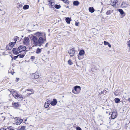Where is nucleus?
<instances>
[{
  "label": "nucleus",
  "instance_id": "f257e3e1",
  "mask_svg": "<svg viewBox=\"0 0 130 130\" xmlns=\"http://www.w3.org/2000/svg\"><path fill=\"white\" fill-rule=\"evenodd\" d=\"M12 95L15 99L19 101H21L23 99L22 95L18 94L17 92L14 91L12 93Z\"/></svg>",
  "mask_w": 130,
  "mask_h": 130
},
{
  "label": "nucleus",
  "instance_id": "f03ea898",
  "mask_svg": "<svg viewBox=\"0 0 130 130\" xmlns=\"http://www.w3.org/2000/svg\"><path fill=\"white\" fill-rule=\"evenodd\" d=\"M81 90V88L80 86H76L74 87V89L72 90V92L74 94H78Z\"/></svg>",
  "mask_w": 130,
  "mask_h": 130
},
{
  "label": "nucleus",
  "instance_id": "7ed1b4c3",
  "mask_svg": "<svg viewBox=\"0 0 130 130\" xmlns=\"http://www.w3.org/2000/svg\"><path fill=\"white\" fill-rule=\"evenodd\" d=\"M26 49V46H24L23 45H21L19 46L18 48V51L19 52V53H21L22 51L27 52V50H25Z\"/></svg>",
  "mask_w": 130,
  "mask_h": 130
},
{
  "label": "nucleus",
  "instance_id": "20e7f679",
  "mask_svg": "<svg viewBox=\"0 0 130 130\" xmlns=\"http://www.w3.org/2000/svg\"><path fill=\"white\" fill-rule=\"evenodd\" d=\"M32 42L34 46L38 45V39L36 36H33L32 37Z\"/></svg>",
  "mask_w": 130,
  "mask_h": 130
},
{
  "label": "nucleus",
  "instance_id": "39448f33",
  "mask_svg": "<svg viewBox=\"0 0 130 130\" xmlns=\"http://www.w3.org/2000/svg\"><path fill=\"white\" fill-rule=\"evenodd\" d=\"M118 1L117 0H111L110 4L114 7H117L118 6L117 3Z\"/></svg>",
  "mask_w": 130,
  "mask_h": 130
},
{
  "label": "nucleus",
  "instance_id": "423d86ee",
  "mask_svg": "<svg viewBox=\"0 0 130 130\" xmlns=\"http://www.w3.org/2000/svg\"><path fill=\"white\" fill-rule=\"evenodd\" d=\"M15 119L16 120V121L15 123L17 125L20 124L23 122V120L20 118L16 117Z\"/></svg>",
  "mask_w": 130,
  "mask_h": 130
},
{
  "label": "nucleus",
  "instance_id": "0eeeda50",
  "mask_svg": "<svg viewBox=\"0 0 130 130\" xmlns=\"http://www.w3.org/2000/svg\"><path fill=\"white\" fill-rule=\"evenodd\" d=\"M44 39L42 37H40L38 39V45L41 46L44 41Z\"/></svg>",
  "mask_w": 130,
  "mask_h": 130
},
{
  "label": "nucleus",
  "instance_id": "6e6552de",
  "mask_svg": "<svg viewBox=\"0 0 130 130\" xmlns=\"http://www.w3.org/2000/svg\"><path fill=\"white\" fill-rule=\"evenodd\" d=\"M75 50L74 48L70 49L69 51V53L71 56H73L75 53Z\"/></svg>",
  "mask_w": 130,
  "mask_h": 130
},
{
  "label": "nucleus",
  "instance_id": "1a4fd4ad",
  "mask_svg": "<svg viewBox=\"0 0 130 130\" xmlns=\"http://www.w3.org/2000/svg\"><path fill=\"white\" fill-rule=\"evenodd\" d=\"M29 38L28 37H25L24 38V40L23 41V43L24 44L28 45L29 44Z\"/></svg>",
  "mask_w": 130,
  "mask_h": 130
},
{
  "label": "nucleus",
  "instance_id": "9d476101",
  "mask_svg": "<svg viewBox=\"0 0 130 130\" xmlns=\"http://www.w3.org/2000/svg\"><path fill=\"white\" fill-rule=\"evenodd\" d=\"M128 3L126 2H123L121 5V7L122 8H125L128 7Z\"/></svg>",
  "mask_w": 130,
  "mask_h": 130
},
{
  "label": "nucleus",
  "instance_id": "9b49d317",
  "mask_svg": "<svg viewBox=\"0 0 130 130\" xmlns=\"http://www.w3.org/2000/svg\"><path fill=\"white\" fill-rule=\"evenodd\" d=\"M117 116V113L115 112H113L111 114V117L113 119H114Z\"/></svg>",
  "mask_w": 130,
  "mask_h": 130
},
{
  "label": "nucleus",
  "instance_id": "f8f14e48",
  "mask_svg": "<svg viewBox=\"0 0 130 130\" xmlns=\"http://www.w3.org/2000/svg\"><path fill=\"white\" fill-rule=\"evenodd\" d=\"M57 102L56 99H54L52 101L50 102V104L52 106H55L56 105Z\"/></svg>",
  "mask_w": 130,
  "mask_h": 130
},
{
  "label": "nucleus",
  "instance_id": "ddd939ff",
  "mask_svg": "<svg viewBox=\"0 0 130 130\" xmlns=\"http://www.w3.org/2000/svg\"><path fill=\"white\" fill-rule=\"evenodd\" d=\"M50 104V101L47 100L45 103L44 104V107L45 108H47L48 107L49 105Z\"/></svg>",
  "mask_w": 130,
  "mask_h": 130
},
{
  "label": "nucleus",
  "instance_id": "4468645a",
  "mask_svg": "<svg viewBox=\"0 0 130 130\" xmlns=\"http://www.w3.org/2000/svg\"><path fill=\"white\" fill-rule=\"evenodd\" d=\"M13 52V54H15L17 55L19 53L17 50L16 48H14L12 50Z\"/></svg>",
  "mask_w": 130,
  "mask_h": 130
},
{
  "label": "nucleus",
  "instance_id": "2eb2a0df",
  "mask_svg": "<svg viewBox=\"0 0 130 130\" xmlns=\"http://www.w3.org/2000/svg\"><path fill=\"white\" fill-rule=\"evenodd\" d=\"M85 53V52L84 50H81L79 51V54L80 56H82Z\"/></svg>",
  "mask_w": 130,
  "mask_h": 130
},
{
  "label": "nucleus",
  "instance_id": "dca6fc26",
  "mask_svg": "<svg viewBox=\"0 0 130 130\" xmlns=\"http://www.w3.org/2000/svg\"><path fill=\"white\" fill-rule=\"evenodd\" d=\"M40 76V74L38 73H36L34 75V77L35 78H38Z\"/></svg>",
  "mask_w": 130,
  "mask_h": 130
},
{
  "label": "nucleus",
  "instance_id": "f3484780",
  "mask_svg": "<svg viewBox=\"0 0 130 130\" xmlns=\"http://www.w3.org/2000/svg\"><path fill=\"white\" fill-rule=\"evenodd\" d=\"M51 6L50 5V4H48V5L50 6V8H54V7H53V6L54 5L55 3L54 2H53L52 1L51 2Z\"/></svg>",
  "mask_w": 130,
  "mask_h": 130
},
{
  "label": "nucleus",
  "instance_id": "a211bd4d",
  "mask_svg": "<svg viewBox=\"0 0 130 130\" xmlns=\"http://www.w3.org/2000/svg\"><path fill=\"white\" fill-rule=\"evenodd\" d=\"M89 11L92 13L94 11V9L93 7L89 8Z\"/></svg>",
  "mask_w": 130,
  "mask_h": 130
},
{
  "label": "nucleus",
  "instance_id": "6ab92c4d",
  "mask_svg": "<svg viewBox=\"0 0 130 130\" xmlns=\"http://www.w3.org/2000/svg\"><path fill=\"white\" fill-rule=\"evenodd\" d=\"M73 4L75 6H78L79 4V2L78 1H74L73 2Z\"/></svg>",
  "mask_w": 130,
  "mask_h": 130
},
{
  "label": "nucleus",
  "instance_id": "aec40b11",
  "mask_svg": "<svg viewBox=\"0 0 130 130\" xmlns=\"http://www.w3.org/2000/svg\"><path fill=\"white\" fill-rule=\"evenodd\" d=\"M71 20L70 18L67 17L66 19V21L68 24H70V23Z\"/></svg>",
  "mask_w": 130,
  "mask_h": 130
},
{
  "label": "nucleus",
  "instance_id": "412c9836",
  "mask_svg": "<svg viewBox=\"0 0 130 130\" xmlns=\"http://www.w3.org/2000/svg\"><path fill=\"white\" fill-rule=\"evenodd\" d=\"M113 12V10H109L107 11V12L106 13V14L107 15H108L110 14L112 12Z\"/></svg>",
  "mask_w": 130,
  "mask_h": 130
},
{
  "label": "nucleus",
  "instance_id": "4be33fe9",
  "mask_svg": "<svg viewBox=\"0 0 130 130\" xmlns=\"http://www.w3.org/2000/svg\"><path fill=\"white\" fill-rule=\"evenodd\" d=\"M41 49H40L39 48H38L37 49L36 52V53L39 54L41 53Z\"/></svg>",
  "mask_w": 130,
  "mask_h": 130
},
{
  "label": "nucleus",
  "instance_id": "5701e85b",
  "mask_svg": "<svg viewBox=\"0 0 130 130\" xmlns=\"http://www.w3.org/2000/svg\"><path fill=\"white\" fill-rule=\"evenodd\" d=\"M35 35L37 36H38V37L40 36H42V33L41 32H37L35 34Z\"/></svg>",
  "mask_w": 130,
  "mask_h": 130
},
{
  "label": "nucleus",
  "instance_id": "b1692460",
  "mask_svg": "<svg viewBox=\"0 0 130 130\" xmlns=\"http://www.w3.org/2000/svg\"><path fill=\"white\" fill-rule=\"evenodd\" d=\"M29 8L28 5H25L23 7V8L24 10L28 9Z\"/></svg>",
  "mask_w": 130,
  "mask_h": 130
},
{
  "label": "nucleus",
  "instance_id": "393cba45",
  "mask_svg": "<svg viewBox=\"0 0 130 130\" xmlns=\"http://www.w3.org/2000/svg\"><path fill=\"white\" fill-rule=\"evenodd\" d=\"M54 7L55 8L58 9L61 8V6L59 5L56 4L55 5Z\"/></svg>",
  "mask_w": 130,
  "mask_h": 130
},
{
  "label": "nucleus",
  "instance_id": "a878e982",
  "mask_svg": "<svg viewBox=\"0 0 130 130\" xmlns=\"http://www.w3.org/2000/svg\"><path fill=\"white\" fill-rule=\"evenodd\" d=\"M118 11H119L121 15L123 14L124 13V11L121 9H118Z\"/></svg>",
  "mask_w": 130,
  "mask_h": 130
},
{
  "label": "nucleus",
  "instance_id": "bb28decb",
  "mask_svg": "<svg viewBox=\"0 0 130 130\" xmlns=\"http://www.w3.org/2000/svg\"><path fill=\"white\" fill-rule=\"evenodd\" d=\"M120 101V99L118 98H115V101L116 103H119Z\"/></svg>",
  "mask_w": 130,
  "mask_h": 130
},
{
  "label": "nucleus",
  "instance_id": "cd10ccee",
  "mask_svg": "<svg viewBox=\"0 0 130 130\" xmlns=\"http://www.w3.org/2000/svg\"><path fill=\"white\" fill-rule=\"evenodd\" d=\"M64 3H65L66 4H68L69 3V1L68 0H61Z\"/></svg>",
  "mask_w": 130,
  "mask_h": 130
},
{
  "label": "nucleus",
  "instance_id": "c85d7f7f",
  "mask_svg": "<svg viewBox=\"0 0 130 130\" xmlns=\"http://www.w3.org/2000/svg\"><path fill=\"white\" fill-rule=\"evenodd\" d=\"M28 91L31 92H34V91L33 90V89H28L26 90V91Z\"/></svg>",
  "mask_w": 130,
  "mask_h": 130
},
{
  "label": "nucleus",
  "instance_id": "c756f323",
  "mask_svg": "<svg viewBox=\"0 0 130 130\" xmlns=\"http://www.w3.org/2000/svg\"><path fill=\"white\" fill-rule=\"evenodd\" d=\"M26 126H22L21 127V128L20 129V130H24L25 129Z\"/></svg>",
  "mask_w": 130,
  "mask_h": 130
},
{
  "label": "nucleus",
  "instance_id": "7c9ffc66",
  "mask_svg": "<svg viewBox=\"0 0 130 130\" xmlns=\"http://www.w3.org/2000/svg\"><path fill=\"white\" fill-rule=\"evenodd\" d=\"M15 44V42H11L9 43L10 45L11 46V47H13V46Z\"/></svg>",
  "mask_w": 130,
  "mask_h": 130
},
{
  "label": "nucleus",
  "instance_id": "2f4dec72",
  "mask_svg": "<svg viewBox=\"0 0 130 130\" xmlns=\"http://www.w3.org/2000/svg\"><path fill=\"white\" fill-rule=\"evenodd\" d=\"M13 105L14 106L16 107H18L19 106V104L18 103H15Z\"/></svg>",
  "mask_w": 130,
  "mask_h": 130
},
{
  "label": "nucleus",
  "instance_id": "473e14b6",
  "mask_svg": "<svg viewBox=\"0 0 130 130\" xmlns=\"http://www.w3.org/2000/svg\"><path fill=\"white\" fill-rule=\"evenodd\" d=\"M19 56L20 58H23L25 56L24 55V54H19L18 55Z\"/></svg>",
  "mask_w": 130,
  "mask_h": 130
},
{
  "label": "nucleus",
  "instance_id": "72a5a7b5",
  "mask_svg": "<svg viewBox=\"0 0 130 130\" xmlns=\"http://www.w3.org/2000/svg\"><path fill=\"white\" fill-rule=\"evenodd\" d=\"M68 64L70 65H71L73 64L71 60L70 59H69L68 61Z\"/></svg>",
  "mask_w": 130,
  "mask_h": 130
},
{
  "label": "nucleus",
  "instance_id": "f704fd0d",
  "mask_svg": "<svg viewBox=\"0 0 130 130\" xmlns=\"http://www.w3.org/2000/svg\"><path fill=\"white\" fill-rule=\"evenodd\" d=\"M34 93V92H31V93H27V94H26V95H27V96H29L31 94H33Z\"/></svg>",
  "mask_w": 130,
  "mask_h": 130
},
{
  "label": "nucleus",
  "instance_id": "c9c22d12",
  "mask_svg": "<svg viewBox=\"0 0 130 130\" xmlns=\"http://www.w3.org/2000/svg\"><path fill=\"white\" fill-rule=\"evenodd\" d=\"M76 130H82L81 128L78 126L76 127Z\"/></svg>",
  "mask_w": 130,
  "mask_h": 130
},
{
  "label": "nucleus",
  "instance_id": "e433bc0d",
  "mask_svg": "<svg viewBox=\"0 0 130 130\" xmlns=\"http://www.w3.org/2000/svg\"><path fill=\"white\" fill-rule=\"evenodd\" d=\"M104 43L105 45H107L109 43L107 42L104 41Z\"/></svg>",
  "mask_w": 130,
  "mask_h": 130
},
{
  "label": "nucleus",
  "instance_id": "4c0bfd02",
  "mask_svg": "<svg viewBox=\"0 0 130 130\" xmlns=\"http://www.w3.org/2000/svg\"><path fill=\"white\" fill-rule=\"evenodd\" d=\"M114 94L116 96H117L118 94V92L116 91H115L114 93Z\"/></svg>",
  "mask_w": 130,
  "mask_h": 130
},
{
  "label": "nucleus",
  "instance_id": "58836bf2",
  "mask_svg": "<svg viewBox=\"0 0 130 130\" xmlns=\"http://www.w3.org/2000/svg\"><path fill=\"white\" fill-rule=\"evenodd\" d=\"M5 13V12L4 11H2L1 12V14L2 15H4Z\"/></svg>",
  "mask_w": 130,
  "mask_h": 130
},
{
  "label": "nucleus",
  "instance_id": "ea45409f",
  "mask_svg": "<svg viewBox=\"0 0 130 130\" xmlns=\"http://www.w3.org/2000/svg\"><path fill=\"white\" fill-rule=\"evenodd\" d=\"M18 57H19L18 55L17 56H15L14 57L13 59L14 60H15Z\"/></svg>",
  "mask_w": 130,
  "mask_h": 130
},
{
  "label": "nucleus",
  "instance_id": "a19ab883",
  "mask_svg": "<svg viewBox=\"0 0 130 130\" xmlns=\"http://www.w3.org/2000/svg\"><path fill=\"white\" fill-rule=\"evenodd\" d=\"M128 46L130 47V40L128 41Z\"/></svg>",
  "mask_w": 130,
  "mask_h": 130
},
{
  "label": "nucleus",
  "instance_id": "79ce46f5",
  "mask_svg": "<svg viewBox=\"0 0 130 130\" xmlns=\"http://www.w3.org/2000/svg\"><path fill=\"white\" fill-rule=\"evenodd\" d=\"M31 59L33 60H34L35 59V57L34 56H32L31 57Z\"/></svg>",
  "mask_w": 130,
  "mask_h": 130
},
{
  "label": "nucleus",
  "instance_id": "37998d69",
  "mask_svg": "<svg viewBox=\"0 0 130 130\" xmlns=\"http://www.w3.org/2000/svg\"><path fill=\"white\" fill-rule=\"evenodd\" d=\"M15 37H14V42H15V43H16V42L17 41V39L16 38H15Z\"/></svg>",
  "mask_w": 130,
  "mask_h": 130
},
{
  "label": "nucleus",
  "instance_id": "c03bdc74",
  "mask_svg": "<svg viewBox=\"0 0 130 130\" xmlns=\"http://www.w3.org/2000/svg\"><path fill=\"white\" fill-rule=\"evenodd\" d=\"M109 47H111V45L109 43L108 44V45H107Z\"/></svg>",
  "mask_w": 130,
  "mask_h": 130
},
{
  "label": "nucleus",
  "instance_id": "a18cd8bd",
  "mask_svg": "<svg viewBox=\"0 0 130 130\" xmlns=\"http://www.w3.org/2000/svg\"><path fill=\"white\" fill-rule=\"evenodd\" d=\"M78 23L76 22L75 23V25L76 26H78Z\"/></svg>",
  "mask_w": 130,
  "mask_h": 130
},
{
  "label": "nucleus",
  "instance_id": "49530a36",
  "mask_svg": "<svg viewBox=\"0 0 130 130\" xmlns=\"http://www.w3.org/2000/svg\"><path fill=\"white\" fill-rule=\"evenodd\" d=\"M48 44V43H47L46 44H45V46L46 47H47V45Z\"/></svg>",
  "mask_w": 130,
  "mask_h": 130
},
{
  "label": "nucleus",
  "instance_id": "de8ad7c7",
  "mask_svg": "<svg viewBox=\"0 0 130 130\" xmlns=\"http://www.w3.org/2000/svg\"><path fill=\"white\" fill-rule=\"evenodd\" d=\"M52 1L51 0H48V2H49L50 3H51V2Z\"/></svg>",
  "mask_w": 130,
  "mask_h": 130
},
{
  "label": "nucleus",
  "instance_id": "09e8293b",
  "mask_svg": "<svg viewBox=\"0 0 130 130\" xmlns=\"http://www.w3.org/2000/svg\"><path fill=\"white\" fill-rule=\"evenodd\" d=\"M16 79H17V81H18L19 80V78H16Z\"/></svg>",
  "mask_w": 130,
  "mask_h": 130
},
{
  "label": "nucleus",
  "instance_id": "8fccbe9b",
  "mask_svg": "<svg viewBox=\"0 0 130 130\" xmlns=\"http://www.w3.org/2000/svg\"><path fill=\"white\" fill-rule=\"evenodd\" d=\"M128 101L129 102H130V98H129L128 100Z\"/></svg>",
  "mask_w": 130,
  "mask_h": 130
},
{
  "label": "nucleus",
  "instance_id": "3c124183",
  "mask_svg": "<svg viewBox=\"0 0 130 130\" xmlns=\"http://www.w3.org/2000/svg\"><path fill=\"white\" fill-rule=\"evenodd\" d=\"M3 10H2V9H0V11H2Z\"/></svg>",
  "mask_w": 130,
  "mask_h": 130
},
{
  "label": "nucleus",
  "instance_id": "603ef678",
  "mask_svg": "<svg viewBox=\"0 0 130 130\" xmlns=\"http://www.w3.org/2000/svg\"><path fill=\"white\" fill-rule=\"evenodd\" d=\"M129 35L130 36V29L129 30Z\"/></svg>",
  "mask_w": 130,
  "mask_h": 130
},
{
  "label": "nucleus",
  "instance_id": "864d4df0",
  "mask_svg": "<svg viewBox=\"0 0 130 130\" xmlns=\"http://www.w3.org/2000/svg\"><path fill=\"white\" fill-rule=\"evenodd\" d=\"M11 58H12V60H13V58L12 57H11Z\"/></svg>",
  "mask_w": 130,
  "mask_h": 130
},
{
  "label": "nucleus",
  "instance_id": "5fc2aeb1",
  "mask_svg": "<svg viewBox=\"0 0 130 130\" xmlns=\"http://www.w3.org/2000/svg\"><path fill=\"white\" fill-rule=\"evenodd\" d=\"M5 117H4V120H5Z\"/></svg>",
  "mask_w": 130,
  "mask_h": 130
},
{
  "label": "nucleus",
  "instance_id": "6e6d98bb",
  "mask_svg": "<svg viewBox=\"0 0 130 130\" xmlns=\"http://www.w3.org/2000/svg\"><path fill=\"white\" fill-rule=\"evenodd\" d=\"M78 57L79 59H80L79 58V56H78Z\"/></svg>",
  "mask_w": 130,
  "mask_h": 130
},
{
  "label": "nucleus",
  "instance_id": "4d7b16f0",
  "mask_svg": "<svg viewBox=\"0 0 130 130\" xmlns=\"http://www.w3.org/2000/svg\"><path fill=\"white\" fill-rule=\"evenodd\" d=\"M44 41H46V39H44Z\"/></svg>",
  "mask_w": 130,
  "mask_h": 130
},
{
  "label": "nucleus",
  "instance_id": "13d9d810",
  "mask_svg": "<svg viewBox=\"0 0 130 130\" xmlns=\"http://www.w3.org/2000/svg\"><path fill=\"white\" fill-rule=\"evenodd\" d=\"M44 35L45 37V33L44 34Z\"/></svg>",
  "mask_w": 130,
  "mask_h": 130
},
{
  "label": "nucleus",
  "instance_id": "bf43d9fd",
  "mask_svg": "<svg viewBox=\"0 0 130 130\" xmlns=\"http://www.w3.org/2000/svg\"><path fill=\"white\" fill-rule=\"evenodd\" d=\"M50 4V5L51 6V3H49L48 4Z\"/></svg>",
  "mask_w": 130,
  "mask_h": 130
},
{
  "label": "nucleus",
  "instance_id": "052dcab7",
  "mask_svg": "<svg viewBox=\"0 0 130 130\" xmlns=\"http://www.w3.org/2000/svg\"><path fill=\"white\" fill-rule=\"evenodd\" d=\"M39 0H38V2H39Z\"/></svg>",
  "mask_w": 130,
  "mask_h": 130
},
{
  "label": "nucleus",
  "instance_id": "680f3d73",
  "mask_svg": "<svg viewBox=\"0 0 130 130\" xmlns=\"http://www.w3.org/2000/svg\"><path fill=\"white\" fill-rule=\"evenodd\" d=\"M67 8H69V6H68L67 7Z\"/></svg>",
  "mask_w": 130,
  "mask_h": 130
},
{
  "label": "nucleus",
  "instance_id": "e2e57ef3",
  "mask_svg": "<svg viewBox=\"0 0 130 130\" xmlns=\"http://www.w3.org/2000/svg\"><path fill=\"white\" fill-rule=\"evenodd\" d=\"M2 118H3V117H4L3 116H2Z\"/></svg>",
  "mask_w": 130,
  "mask_h": 130
},
{
  "label": "nucleus",
  "instance_id": "0e129e2a",
  "mask_svg": "<svg viewBox=\"0 0 130 130\" xmlns=\"http://www.w3.org/2000/svg\"><path fill=\"white\" fill-rule=\"evenodd\" d=\"M16 37H17V38H18V37H17V36H16Z\"/></svg>",
  "mask_w": 130,
  "mask_h": 130
},
{
  "label": "nucleus",
  "instance_id": "69168bd1",
  "mask_svg": "<svg viewBox=\"0 0 130 130\" xmlns=\"http://www.w3.org/2000/svg\"><path fill=\"white\" fill-rule=\"evenodd\" d=\"M22 37H23V36H22Z\"/></svg>",
  "mask_w": 130,
  "mask_h": 130
},
{
  "label": "nucleus",
  "instance_id": "338daca9",
  "mask_svg": "<svg viewBox=\"0 0 130 130\" xmlns=\"http://www.w3.org/2000/svg\"><path fill=\"white\" fill-rule=\"evenodd\" d=\"M22 49H24V48H23Z\"/></svg>",
  "mask_w": 130,
  "mask_h": 130
}]
</instances>
